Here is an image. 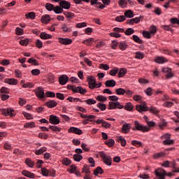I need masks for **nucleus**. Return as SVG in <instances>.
Instances as JSON below:
<instances>
[{
	"instance_id": "nucleus-35",
	"label": "nucleus",
	"mask_w": 179,
	"mask_h": 179,
	"mask_svg": "<svg viewBox=\"0 0 179 179\" xmlns=\"http://www.w3.org/2000/svg\"><path fill=\"white\" fill-rule=\"evenodd\" d=\"M68 101H70V103H75V102H78V101H81V103L83 102L82 100H80V99L79 98H73L72 96H69L67 98Z\"/></svg>"
},
{
	"instance_id": "nucleus-16",
	"label": "nucleus",
	"mask_w": 179,
	"mask_h": 179,
	"mask_svg": "<svg viewBox=\"0 0 179 179\" xmlns=\"http://www.w3.org/2000/svg\"><path fill=\"white\" fill-rule=\"evenodd\" d=\"M131 131V124H124L122 127V132L123 134H128Z\"/></svg>"
},
{
	"instance_id": "nucleus-44",
	"label": "nucleus",
	"mask_w": 179,
	"mask_h": 179,
	"mask_svg": "<svg viewBox=\"0 0 179 179\" xmlns=\"http://www.w3.org/2000/svg\"><path fill=\"white\" fill-rule=\"evenodd\" d=\"M134 33H135V31L132 28H128L124 31V34H126V36H131V34H134Z\"/></svg>"
},
{
	"instance_id": "nucleus-43",
	"label": "nucleus",
	"mask_w": 179,
	"mask_h": 179,
	"mask_svg": "<svg viewBox=\"0 0 179 179\" xmlns=\"http://www.w3.org/2000/svg\"><path fill=\"white\" fill-rule=\"evenodd\" d=\"M157 31V28H156V26L152 25L150 28V33L152 34V36H155Z\"/></svg>"
},
{
	"instance_id": "nucleus-20",
	"label": "nucleus",
	"mask_w": 179,
	"mask_h": 179,
	"mask_svg": "<svg viewBox=\"0 0 179 179\" xmlns=\"http://www.w3.org/2000/svg\"><path fill=\"white\" fill-rule=\"evenodd\" d=\"M119 48L121 51H125L127 48H128V43L126 41H120L119 42Z\"/></svg>"
},
{
	"instance_id": "nucleus-56",
	"label": "nucleus",
	"mask_w": 179,
	"mask_h": 179,
	"mask_svg": "<svg viewBox=\"0 0 179 179\" xmlns=\"http://www.w3.org/2000/svg\"><path fill=\"white\" fill-rule=\"evenodd\" d=\"M125 20H126V18H125V16H124V15L117 16V17H115L116 22H122L125 21Z\"/></svg>"
},
{
	"instance_id": "nucleus-50",
	"label": "nucleus",
	"mask_w": 179,
	"mask_h": 179,
	"mask_svg": "<svg viewBox=\"0 0 179 179\" xmlns=\"http://www.w3.org/2000/svg\"><path fill=\"white\" fill-rule=\"evenodd\" d=\"M118 71H119L118 68L115 67L113 70L110 71L109 75H110V76H115Z\"/></svg>"
},
{
	"instance_id": "nucleus-17",
	"label": "nucleus",
	"mask_w": 179,
	"mask_h": 179,
	"mask_svg": "<svg viewBox=\"0 0 179 179\" xmlns=\"http://www.w3.org/2000/svg\"><path fill=\"white\" fill-rule=\"evenodd\" d=\"M69 132H70L71 134H76L77 135H82V134H83V132L82 131L81 129H80L79 128H76V127H71L69 129Z\"/></svg>"
},
{
	"instance_id": "nucleus-62",
	"label": "nucleus",
	"mask_w": 179,
	"mask_h": 179,
	"mask_svg": "<svg viewBox=\"0 0 179 179\" xmlns=\"http://www.w3.org/2000/svg\"><path fill=\"white\" fill-rule=\"evenodd\" d=\"M145 55H143V53L141 52H136V58H137V59H143Z\"/></svg>"
},
{
	"instance_id": "nucleus-3",
	"label": "nucleus",
	"mask_w": 179,
	"mask_h": 179,
	"mask_svg": "<svg viewBox=\"0 0 179 179\" xmlns=\"http://www.w3.org/2000/svg\"><path fill=\"white\" fill-rule=\"evenodd\" d=\"M99 156L103 159V163L106 164V166H111V163L113 162V159L110 156H108L104 153V152H100Z\"/></svg>"
},
{
	"instance_id": "nucleus-49",
	"label": "nucleus",
	"mask_w": 179,
	"mask_h": 179,
	"mask_svg": "<svg viewBox=\"0 0 179 179\" xmlns=\"http://www.w3.org/2000/svg\"><path fill=\"white\" fill-rule=\"evenodd\" d=\"M29 38H25L24 40L20 41V45L27 46L29 45Z\"/></svg>"
},
{
	"instance_id": "nucleus-31",
	"label": "nucleus",
	"mask_w": 179,
	"mask_h": 179,
	"mask_svg": "<svg viewBox=\"0 0 179 179\" xmlns=\"http://www.w3.org/2000/svg\"><path fill=\"white\" fill-rule=\"evenodd\" d=\"M104 173V171H103V169L101 167L98 166L96 168V169L94 171V175L99 176V174H103Z\"/></svg>"
},
{
	"instance_id": "nucleus-63",
	"label": "nucleus",
	"mask_w": 179,
	"mask_h": 179,
	"mask_svg": "<svg viewBox=\"0 0 179 179\" xmlns=\"http://www.w3.org/2000/svg\"><path fill=\"white\" fill-rule=\"evenodd\" d=\"M97 107H98V108H100V110L101 111H104V110H106V104L102 103H99L97 104Z\"/></svg>"
},
{
	"instance_id": "nucleus-1",
	"label": "nucleus",
	"mask_w": 179,
	"mask_h": 179,
	"mask_svg": "<svg viewBox=\"0 0 179 179\" xmlns=\"http://www.w3.org/2000/svg\"><path fill=\"white\" fill-rule=\"evenodd\" d=\"M109 100H111L108 103V110H115V108H118L119 110H122L124 108V106L121 104L118 101V96H109ZM115 101V102H112Z\"/></svg>"
},
{
	"instance_id": "nucleus-6",
	"label": "nucleus",
	"mask_w": 179,
	"mask_h": 179,
	"mask_svg": "<svg viewBox=\"0 0 179 179\" xmlns=\"http://www.w3.org/2000/svg\"><path fill=\"white\" fill-rule=\"evenodd\" d=\"M134 125L137 131H142V132H149L150 128L148 127L144 126L142 124H140L138 121L134 122Z\"/></svg>"
},
{
	"instance_id": "nucleus-59",
	"label": "nucleus",
	"mask_w": 179,
	"mask_h": 179,
	"mask_svg": "<svg viewBox=\"0 0 179 179\" xmlns=\"http://www.w3.org/2000/svg\"><path fill=\"white\" fill-rule=\"evenodd\" d=\"M50 129H52V131H54V132H60L61 128L57 127V126H50Z\"/></svg>"
},
{
	"instance_id": "nucleus-40",
	"label": "nucleus",
	"mask_w": 179,
	"mask_h": 179,
	"mask_svg": "<svg viewBox=\"0 0 179 179\" xmlns=\"http://www.w3.org/2000/svg\"><path fill=\"white\" fill-rule=\"evenodd\" d=\"M131 145H133V146H136V148H141V146H142V143L136 140H133L131 141Z\"/></svg>"
},
{
	"instance_id": "nucleus-55",
	"label": "nucleus",
	"mask_w": 179,
	"mask_h": 179,
	"mask_svg": "<svg viewBox=\"0 0 179 179\" xmlns=\"http://www.w3.org/2000/svg\"><path fill=\"white\" fill-rule=\"evenodd\" d=\"M144 92L147 96H152L153 94V89H152V87L147 88Z\"/></svg>"
},
{
	"instance_id": "nucleus-14",
	"label": "nucleus",
	"mask_w": 179,
	"mask_h": 179,
	"mask_svg": "<svg viewBox=\"0 0 179 179\" xmlns=\"http://www.w3.org/2000/svg\"><path fill=\"white\" fill-rule=\"evenodd\" d=\"M59 6H61L62 9H69L71 8V3L65 0H62L59 2Z\"/></svg>"
},
{
	"instance_id": "nucleus-37",
	"label": "nucleus",
	"mask_w": 179,
	"mask_h": 179,
	"mask_svg": "<svg viewBox=\"0 0 179 179\" xmlns=\"http://www.w3.org/2000/svg\"><path fill=\"white\" fill-rule=\"evenodd\" d=\"M94 41V38H90L84 41L83 43V44H86V45H92V44H93Z\"/></svg>"
},
{
	"instance_id": "nucleus-47",
	"label": "nucleus",
	"mask_w": 179,
	"mask_h": 179,
	"mask_svg": "<svg viewBox=\"0 0 179 179\" xmlns=\"http://www.w3.org/2000/svg\"><path fill=\"white\" fill-rule=\"evenodd\" d=\"M105 143H106V145L109 146V148H111V147H113L114 143H115V141H114V139L110 138L108 141H106Z\"/></svg>"
},
{
	"instance_id": "nucleus-27",
	"label": "nucleus",
	"mask_w": 179,
	"mask_h": 179,
	"mask_svg": "<svg viewBox=\"0 0 179 179\" xmlns=\"http://www.w3.org/2000/svg\"><path fill=\"white\" fill-rule=\"evenodd\" d=\"M123 108L127 111H132V110H134V106H132L131 103L128 102L124 106H123Z\"/></svg>"
},
{
	"instance_id": "nucleus-10",
	"label": "nucleus",
	"mask_w": 179,
	"mask_h": 179,
	"mask_svg": "<svg viewBox=\"0 0 179 179\" xmlns=\"http://www.w3.org/2000/svg\"><path fill=\"white\" fill-rule=\"evenodd\" d=\"M49 121L50 124H53V125H58V124H59V118L53 115L50 116Z\"/></svg>"
},
{
	"instance_id": "nucleus-58",
	"label": "nucleus",
	"mask_w": 179,
	"mask_h": 179,
	"mask_svg": "<svg viewBox=\"0 0 179 179\" xmlns=\"http://www.w3.org/2000/svg\"><path fill=\"white\" fill-rule=\"evenodd\" d=\"M45 97H50V98L55 97V93L51 91L46 92Z\"/></svg>"
},
{
	"instance_id": "nucleus-29",
	"label": "nucleus",
	"mask_w": 179,
	"mask_h": 179,
	"mask_svg": "<svg viewBox=\"0 0 179 179\" xmlns=\"http://www.w3.org/2000/svg\"><path fill=\"white\" fill-rule=\"evenodd\" d=\"M117 142H120L121 146H125L127 145V141L122 136L117 137L116 139Z\"/></svg>"
},
{
	"instance_id": "nucleus-57",
	"label": "nucleus",
	"mask_w": 179,
	"mask_h": 179,
	"mask_svg": "<svg viewBox=\"0 0 179 179\" xmlns=\"http://www.w3.org/2000/svg\"><path fill=\"white\" fill-rule=\"evenodd\" d=\"M24 33V30L22 28H19L17 27L15 29V34H17V36H22V34H23Z\"/></svg>"
},
{
	"instance_id": "nucleus-30",
	"label": "nucleus",
	"mask_w": 179,
	"mask_h": 179,
	"mask_svg": "<svg viewBox=\"0 0 179 179\" xmlns=\"http://www.w3.org/2000/svg\"><path fill=\"white\" fill-rule=\"evenodd\" d=\"M28 64H31V65L38 66V61L37 59H34V57H31L27 61Z\"/></svg>"
},
{
	"instance_id": "nucleus-42",
	"label": "nucleus",
	"mask_w": 179,
	"mask_h": 179,
	"mask_svg": "<svg viewBox=\"0 0 179 179\" xmlns=\"http://www.w3.org/2000/svg\"><path fill=\"white\" fill-rule=\"evenodd\" d=\"M149 111L152 113V114H155L156 115L160 110H159V109H157L156 107L152 106L150 108H149Z\"/></svg>"
},
{
	"instance_id": "nucleus-64",
	"label": "nucleus",
	"mask_w": 179,
	"mask_h": 179,
	"mask_svg": "<svg viewBox=\"0 0 179 179\" xmlns=\"http://www.w3.org/2000/svg\"><path fill=\"white\" fill-rule=\"evenodd\" d=\"M96 100H98V101H107V97H106L104 96L99 95V96H96Z\"/></svg>"
},
{
	"instance_id": "nucleus-28",
	"label": "nucleus",
	"mask_w": 179,
	"mask_h": 179,
	"mask_svg": "<svg viewBox=\"0 0 179 179\" xmlns=\"http://www.w3.org/2000/svg\"><path fill=\"white\" fill-rule=\"evenodd\" d=\"M53 11L55 12V13L59 15L60 13H62V12H64V9L62 8L61 6H56L53 9Z\"/></svg>"
},
{
	"instance_id": "nucleus-25",
	"label": "nucleus",
	"mask_w": 179,
	"mask_h": 179,
	"mask_svg": "<svg viewBox=\"0 0 179 179\" xmlns=\"http://www.w3.org/2000/svg\"><path fill=\"white\" fill-rule=\"evenodd\" d=\"M127 75V69L122 68L118 71V78H124Z\"/></svg>"
},
{
	"instance_id": "nucleus-19",
	"label": "nucleus",
	"mask_w": 179,
	"mask_h": 179,
	"mask_svg": "<svg viewBox=\"0 0 179 179\" xmlns=\"http://www.w3.org/2000/svg\"><path fill=\"white\" fill-rule=\"evenodd\" d=\"M57 101L55 100H49L46 102L45 106L48 107V108H54V107H57Z\"/></svg>"
},
{
	"instance_id": "nucleus-8",
	"label": "nucleus",
	"mask_w": 179,
	"mask_h": 179,
	"mask_svg": "<svg viewBox=\"0 0 179 179\" xmlns=\"http://www.w3.org/2000/svg\"><path fill=\"white\" fill-rule=\"evenodd\" d=\"M36 96L39 99H44V90L43 87H39L34 90Z\"/></svg>"
},
{
	"instance_id": "nucleus-22",
	"label": "nucleus",
	"mask_w": 179,
	"mask_h": 179,
	"mask_svg": "<svg viewBox=\"0 0 179 179\" xmlns=\"http://www.w3.org/2000/svg\"><path fill=\"white\" fill-rule=\"evenodd\" d=\"M168 61L167 59L163 57H157L155 58V62H157V64H166Z\"/></svg>"
},
{
	"instance_id": "nucleus-7",
	"label": "nucleus",
	"mask_w": 179,
	"mask_h": 179,
	"mask_svg": "<svg viewBox=\"0 0 179 179\" xmlns=\"http://www.w3.org/2000/svg\"><path fill=\"white\" fill-rule=\"evenodd\" d=\"M136 108L139 113H142V111H149V108L146 106V102H142L141 105H136Z\"/></svg>"
},
{
	"instance_id": "nucleus-23",
	"label": "nucleus",
	"mask_w": 179,
	"mask_h": 179,
	"mask_svg": "<svg viewBox=\"0 0 179 179\" xmlns=\"http://www.w3.org/2000/svg\"><path fill=\"white\" fill-rule=\"evenodd\" d=\"M115 80H108L105 83V85L106 87H114L115 86Z\"/></svg>"
},
{
	"instance_id": "nucleus-48",
	"label": "nucleus",
	"mask_w": 179,
	"mask_h": 179,
	"mask_svg": "<svg viewBox=\"0 0 179 179\" xmlns=\"http://www.w3.org/2000/svg\"><path fill=\"white\" fill-rule=\"evenodd\" d=\"M163 143L168 146H171V145H174V140H164Z\"/></svg>"
},
{
	"instance_id": "nucleus-52",
	"label": "nucleus",
	"mask_w": 179,
	"mask_h": 179,
	"mask_svg": "<svg viewBox=\"0 0 179 179\" xmlns=\"http://www.w3.org/2000/svg\"><path fill=\"white\" fill-rule=\"evenodd\" d=\"M84 101L89 106H92V104H96V100H94L93 99H88Z\"/></svg>"
},
{
	"instance_id": "nucleus-13",
	"label": "nucleus",
	"mask_w": 179,
	"mask_h": 179,
	"mask_svg": "<svg viewBox=\"0 0 179 179\" xmlns=\"http://www.w3.org/2000/svg\"><path fill=\"white\" fill-rule=\"evenodd\" d=\"M59 43L64 44V45H69V44H72V39L68 38H59Z\"/></svg>"
},
{
	"instance_id": "nucleus-46",
	"label": "nucleus",
	"mask_w": 179,
	"mask_h": 179,
	"mask_svg": "<svg viewBox=\"0 0 179 179\" xmlns=\"http://www.w3.org/2000/svg\"><path fill=\"white\" fill-rule=\"evenodd\" d=\"M62 164H64V166H69V164H71V159H68V158H64L62 160Z\"/></svg>"
},
{
	"instance_id": "nucleus-36",
	"label": "nucleus",
	"mask_w": 179,
	"mask_h": 179,
	"mask_svg": "<svg viewBox=\"0 0 179 179\" xmlns=\"http://www.w3.org/2000/svg\"><path fill=\"white\" fill-rule=\"evenodd\" d=\"M124 16L126 17H134V11L131 10H127L125 11L124 13Z\"/></svg>"
},
{
	"instance_id": "nucleus-2",
	"label": "nucleus",
	"mask_w": 179,
	"mask_h": 179,
	"mask_svg": "<svg viewBox=\"0 0 179 179\" xmlns=\"http://www.w3.org/2000/svg\"><path fill=\"white\" fill-rule=\"evenodd\" d=\"M155 174L157 177H159V179H164L166 176H168V177H173V176H174L173 173H167L164 169H158L157 170H156Z\"/></svg>"
},
{
	"instance_id": "nucleus-11",
	"label": "nucleus",
	"mask_w": 179,
	"mask_h": 179,
	"mask_svg": "<svg viewBox=\"0 0 179 179\" xmlns=\"http://www.w3.org/2000/svg\"><path fill=\"white\" fill-rule=\"evenodd\" d=\"M74 93H80V94H85V93L87 92V90L83 89L82 87H76L74 86L73 91Z\"/></svg>"
},
{
	"instance_id": "nucleus-60",
	"label": "nucleus",
	"mask_w": 179,
	"mask_h": 179,
	"mask_svg": "<svg viewBox=\"0 0 179 179\" xmlns=\"http://www.w3.org/2000/svg\"><path fill=\"white\" fill-rule=\"evenodd\" d=\"M24 128H34V127H36V125L34 124V122H31L29 123H26L24 125Z\"/></svg>"
},
{
	"instance_id": "nucleus-41",
	"label": "nucleus",
	"mask_w": 179,
	"mask_h": 179,
	"mask_svg": "<svg viewBox=\"0 0 179 179\" xmlns=\"http://www.w3.org/2000/svg\"><path fill=\"white\" fill-rule=\"evenodd\" d=\"M82 173H85V174H90V168H89V166L84 165V167L82 169Z\"/></svg>"
},
{
	"instance_id": "nucleus-15",
	"label": "nucleus",
	"mask_w": 179,
	"mask_h": 179,
	"mask_svg": "<svg viewBox=\"0 0 179 179\" xmlns=\"http://www.w3.org/2000/svg\"><path fill=\"white\" fill-rule=\"evenodd\" d=\"M69 78L66 75H62L59 78V82L62 85H66Z\"/></svg>"
},
{
	"instance_id": "nucleus-45",
	"label": "nucleus",
	"mask_w": 179,
	"mask_h": 179,
	"mask_svg": "<svg viewBox=\"0 0 179 179\" xmlns=\"http://www.w3.org/2000/svg\"><path fill=\"white\" fill-rule=\"evenodd\" d=\"M164 156H166V153L159 152V153L155 154L153 155V157L154 159H160V157H164Z\"/></svg>"
},
{
	"instance_id": "nucleus-5",
	"label": "nucleus",
	"mask_w": 179,
	"mask_h": 179,
	"mask_svg": "<svg viewBox=\"0 0 179 179\" xmlns=\"http://www.w3.org/2000/svg\"><path fill=\"white\" fill-rule=\"evenodd\" d=\"M1 114L5 115V117H15L16 115V113H15V110L12 108H8L7 109H1Z\"/></svg>"
},
{
	"instance_id": "nucleus-51",
	"label": "nucleus",
	"mask_w": 179,
	"mask_h": 179,
	"mask_svg": "<svg viewBox=\"0 0 179 179\" xmlns=\"http://www.w3.org/2000/svg\"><path fill=\"white\" fill-rule=\"evenodd\" d=\"M143 37H145V38H152V34L148 31H144L143 32Z\"/></svg>"
},
{
	"instance_id": "nucleus-21",
	"label": "nucleus",
	"mask_w": 179,
	"mask_h": 179,
	"mask_svg": "<svg viewBox=\"0 0 179 179\" xmlns=\"http://www.w3.org/2000/svg\"><path fill=\"white\" fill-rule=\"evenodd\" d=\"M45 177H55V171L54 169H45Z\"/></svg>"
},
{
	"instance_id": "nucleus-12",
	"label": "nucleus",
	"mask_w": 179,
	"mask_h": 179,
	"mask_svg": "<svg viewBox=\"0 0 179 179\" xmlns=\"http://www.w3.org/2000/svg\"><path fill=\"white\" fill-rule=\"evenodd\" d=\"M162 72H164V73H166V79H170V78H173V76H174L173 73H171V69H170V68L162 69Z\"/></svg>"
},
{
	"instance_id": "nucleus-53",
	"label": "nucleus",
	"mask_w": 179,
	"mask_h": 179,
	"mask_svg": "<svg viewBox=\"0 0 179 179\" xmlns=\"http://www.w3.org/2000/svg\"><path fill=\"white\" fill-rule=\"evenodd\" d=\"M132 38L135 43H138V44H142V40L139 38V37L136 35H133Z\"/></svg>"
},
{
	"instance_id": "nucleus-18",
	"label": "nucleus",
	"mask_w": 179,
	"mask_h": 179,
	"mask_svg": "<svg viewBox=\"0 0 179 179\" xmlns=\"http://www.w3.org/2000/svg\"><path fill=\"white\" fill-rule=\"evenodd\" d=\"M143 17V16L141 15L140 17H136L135 18L129 20L127 21V24H134V23H139V22H141V19H142Z\"/></svg>"
},
{
	"instance_id": "nucleus-24",
	"label": "nucleus",
	"mask_w": 179,
	"mask_h": 179,
	"mask_svg": "<svg viewBox=\"0 0 179 179\" xmlns=\"http://www.w3.org/2000/svg\"><path fill=\"white\" fill-rule=\"evenodd\" d=\"M4 82L8 85H17V80L15 78H6Z\"/></svg>"
},
{
	"instance_id": "nucleus-38",
	"label": "nucleus",
	"mask_w": 179,
	"mask_h": 179,
	"mask_svg": "<svg viewBox=\"0 0 179 179\" xmlns=\"http://www.w3.org/2000/svg\"><path fill=\"white\" fill-rule=\"evenodd\" d=\"M55 7L54 6L53 4L50 3H47L45 4V9H47V10H49L50 12H51V10H54V8Z\"/></svg>"
},
{
	"instance_id": "nucleus-4",
	"label": "nucleus",
	"mask_w": 179,
	"mask_h": 179,
	"mask_svg": "<svg viewBox=\"0 0 179 179\" xmlns=\"http://www.w3.org/2000/svg\"><path fill=\"white\" fill-rule=\"evenodd\" d=\"M87 80L88 82L90 89H91L92 90H93V89H96V87H97V83L94 76H88L87 77Z\"/></svg>"
},
{
	"instance_id": "nucleus-26",
	"label": "nucleus",
	"mask_w": 179,
	"mask_h": 179,
	"mask_svg": "<svg viewBox=\"0 0 179 179\" xmlns=\"http://www.w3.org/2000/svg\"><path fill=\"white\" fill-rule=\"evenodd\" d=\"M22 174L29 178H34V173H30L28 171H22Z\"/></svg>"
},
{
	"instance_id": "nucleus-33",
	"label": "nucleus",
	"mask_w": 179,
	"mask_h": 179,
	"mask_svg": "<svg viewBox=\"0 0 179 179\" xmlns=\"http://www.w3.org/2000/svg\"><path fill=\"white\" fill-rule=\"evenodd\" d=\"M25 17L27 19H31V20L36 19V13L30 12V13L26 14Z\"/></svg>"
},
{
	"instance_id": "nucleus-9",
	"label": "nucleus",
	"mask_w": 179,
	"mask_h": 179,
	"mask_svg": "<svg viewBox=\"0 0 179 179\" xmlns=\"http://www.w3.org/2000/svg\"><path fill=\"white\" fill-rule=\"evenodd\" d=\"M55 82V76H54V74L52 73H48L46 74V83L49 85H51Z\"/></svg>"
},
{
	"instance_id": "nucleus-32",
	"label": "nucleus",
	"mask_w": 179,
	"mask_h": 179,
	"mask_svg": "<svg viewBox=\"0 0 179 179\" xmlns=\"http://www.w3.org/2000/svg\"><path fill=\"white\" fill-rule=\"evenodd\" d=\"M25 163L28 166V167H30L31 169H33V167H34V162L31 161V159H30L29 158L26 159Z\"/></svg>"
},
{
	"instance_id": "nucleus-39",
	"label": "nucleus",
	"mask_w": 179,
	"mask_h": 179,
	"mask_svg": "<svg viewBox=\"0 0 179 179\" xmlns=\"http://www.w3.org/2000/svg\"><path fill=\"white\" fill-rule=\"evenodd\" d=\"M73 159L75 162H80L83 159V157L79 154H76L73 155Z\"/></svg>"
},
{
	"instance_id": "nucleus-34",
	"label": "nucleus",
	"mask_w": 179,
	"mask_h": 179,
	"mask_svg": "<svg viewBox=\"0 0 179 179\" xmlns=\"http://www.w3.org/2000/svg\"><path fill=\"white\" fill-rule=\"evenodd\" d=\"M62 30L64 31V33H71V31H72L71 28L68 27V26L65 24L62 26Z\"/></svg>"
},
{
	"instance_id": "nucleus-54",
	"label": "nucleus",
	"mask_w": 179,
	"mask_h": 179,
	"mask_svg": "<svg viewBox=\"0 0 179 179\" xmlns=\"http://www.w3.org/2000/svg\"><path fill=\"white\" fill-rule=\"evenodd\" d=\"M116 94L118 95H122L123 96V94H125V90H124L123 88H118L115 90Z\"/></svg>"
},
{
	"instance_id": "nucleus-61",
	"label": "nucleus",
	"mask_w": 179,
	"mask_h": 179,
	"mask_svg": "<svg viewBox=\"0 0 179 179\" xmlns=\"http://www.w3.org/2000/svg\"><path fill=\"white\" fill-rule=\"evenodd\" d=\"M64 15L66 16L68 19H72L73 16H75V14H73V13H69V12H64Z\"/></svg>"
}]
</instances>
